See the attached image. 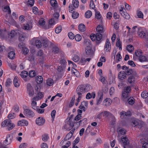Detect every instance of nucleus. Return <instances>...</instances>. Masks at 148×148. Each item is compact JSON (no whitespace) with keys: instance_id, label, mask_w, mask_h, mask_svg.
Returning <instances> with one entry per match:
<instances>
[{"instance_id":"27","label":"nucleus","mask_w":148,"mask_h":148,"mask_svg":"<svg viewBox=\"0 0 148 148\" xmlns=\"http://www.w3.org/2000/svg\"><path fill=\"white\" fill-rule=\"evenodd\" d=\"M15 56V53L14 51H10L8 53V57L10 59H14Z\"/></svg>"},{"instance_id":"12","label":"nucleus","mask_w":148,"mask_h":148,"mask_svg":"<svg viewBox=\"0 0 148 148\" xmlns=\"http://www.w3.org/2000/svg\"><path fill=\"white\" fill-rule=\"evenodd\" d=\"M111 49V45L109 40L107 39L105 45V50L106 52L110 51Z\"/></svg>"},{"instance_id":"14","label":"nucleus","mask_w":148,"mask_h":148,"mask_svg":"<svg viewBox=\"0 0 148 148\" xmlns=\"http://www.w3.org/2000/svg\"><path fill=\"white\" fill-rule=\"evenodd\" d=\"M119 78L121 80H123L126 77V75L125 74L124 71H121L119 73Z\"/></svg>"},{"instance_id":"15","label":"nucleus","mask_w":148,"mask_h":148,"mask_svg":"<svg viewBox=\"0 0 148 148\" xmlns=\"http://www.w3.org/2000/svg\"><path fill=\"white\" fill-rule=\"evenodd\" d=\"M138 34L139 37H144L145 36H146V34L144 31L142 30L141 27L138 28Z\"/></svg>"},{"instance_id":"44","label":"nucleus","mask_w":148,"mask_h":148,"mask_svg":"<svg viewBox=\"0 0 148 148\" xmlns=\"http://www.w3.org/2000/svg\"><path fill=\"white\" fill-rule=\"evenodd\" d=\"M95 17L98 19H99L101 17V14L99 12L96 11L95 10Z\"/></svg>"},{"instance_id":"18","label":"nucleus","mask_w":148,"mask_h":148,"mask_svg":"<svg viewBox=\"0 0 148 148\" xmlns=\"http://www.w3.org/2000/svg\"><path fill=\"white\" fill-rule=\"evenodd\" d=\"M120 114L121 115L120 117L122 119L125 116H131V113L130 111H127V112H121Z\"/></svg>"},{"instance_id":"42","label":"nucleus","mask_w":148,"mask_h":148,"mask_svg":"<svg viewBox=\"0 0 148 148\" xmlns=\"http://www.w3.org/2000/svg\"><path fill=\"white\" fill-rule=\"evenodd\" d=\"M79 16V13L75 12H73L72 14V16L74 19H76Z\"/></svg>"},{"instance_id":"28","label":"nucleus","mask_w":148,"mask_h":148,"mask_svg":"<svg viewBox=\"0 0 148 148\" xmlns=\"http://www.w3.org/2000/svg\"><path fill=\"white\" fill-rule=\"evenodd\" d=\"M73 136V133L72 131H71L69 133H68L66 136L64 138L65 141H67L70 139Z\"/></svg>"},{"instance_id":"47","label":"nucleus","mask_w":148,"mask_h":148,"mask_svg":"<svg viewBox=\"0 0 148 148\" xmlns=\"http://www.w3.org/2000/svg\"><path fill=\"white\" fill-rule=\"evenodd\" d=\"M35 43L36 46L38 48H40L42 46V43L40 40H36Z\"/></svg>"},{"instance_id":"7","label":"nucleus","mask_w":148,"mask_h":148,"mask_svg":"<svg viewBox=\"0 0 148 148\" xmlns=\"http://www.w3.org/2000/svg\"><path fill=\"white\" fill-rule=\"evenodd\" d=\"M27 91L29 95L32 96L34 95V92L33 88L30 83H28L27 85Z\"/></svg>"},{"instance_id":"19","label":"nucleus","mask_w":148,"mask_h":148,"mask_svg":"<svg viewBox=\"0 0 148 148\" xmlns=\"http://www.w3.org/2000/svg\"><path fill=\"white\" fill-rule=\"evenodd\" d=\"M111 102L112 100L111 99L107 98L103 101V103L106 106H108L111 104Z\"/></svg>"},{"instance_id":"13","label":"nucleus","mask_w":148,"mask_h":148,"mask_svg":"<svg viewBox=\"0 0 148 148\" xmlns=\"http://www.w3.org/2000/svg\"><path fill=\"white\" fill-rule=\"evenodd\" d=\"M92 50V45L90 46H87L86 48V53L87 56L86 57H89L91 55Z\"/></svg>"},{"instance_id":"6","label":"nucleus","mask_w":148,"mask_h":148,"mask_svg":"<svg viewBox=\"0 0 148 148\" xmlns=\"http://www.w3.org/2000/svg\"><path fill=\"white\" fill-rule=\"evenodd\" d=\"M89 88L88 86H86L84 87H82L81 86H79L76 89L77 92H79L82 93H84L86 92H88L89 90Z\"/></svg>"},{"instance_id":"57","label":"nucleus","mask_w":148,"mask_h":148,"mask_svg":"<svg viewBox=\"0 0 148 148\" xmlns=\"http://www.w3.org/2000/svg\"><path fill=\"white\" fill-rule=\"evenodd\" d=\"M73 60L75 62H77L79 61V57L77 55H75L73 58Z\"/></svg>"},{"instance_id":"29","label":"nucleus","mask_w":148,"mask_h":148,"mask_svg":"<svg viewBox=\"0 0 148 148\" xmlns=\"http://www.w3.org/2000/svg\"><path fill=\"white\" fill-rule=\"evenodd\" d=\"M117 42H116V47H119V49L121 50H122V43L120 41V39L119 38H117Z\"/></svg>"},{"instance_id":"50","label":"nucleus","mask_w":148,"mask_h":148,"mask_svg":"<svg viewBox=\"0 0 148 148\" xmlns=\"http://www.w3.org/2000/svg\"><path fill=\"white\" fill-rule=\"evenodd\" d=\"M75 96L74 95L73 96L72 99L71 100V101L70 103L69 106L70 107H72L74 105V102L75 100Z\"/></svg>"},{"instance_id":"33","label":"nucleus","mask_w":148,"mask_h":148,"mask_svg":"<svg viewBox=\"0 0 148 148\" xmlns=\"http://www.w3.org/2000/svg\"><path fill=\"white\" fill-rule=\"evenodd\" d=\"M139 60L141 62H148V60H147L146 57L143 56H141L139 57Z\"/></svg>"},{"instance_id":"56","label":"nucleus","mask_w":148,"mask_h":148,"mask_svg":"<svg viewBox=\"0 0 148 148\" xmlns=\"http://www.w3.org/2000/svg\"><path fill=\"white\" fill-rule=\"evenodd\" d=\"M82 117L81 114H78L75 117L74 120L76 121H78L80 120Z\"/></svg>"},{"instance_id":"9","label":"nucleus","mask_w":148,"mask_h":148,"mask_svg":"<svg viewBox=\"0 0 148 148\" xmlns=\"http://www.w3.org/2000/svg\"><path fill=\"white\" fill-rule=\"evenodd\" d=\"M28 75V73L27 71H22L20 74L21 77L23 78L25 82H27L29 79V78L27 77Z\"/></svg>"},{"instance_id":"30","label":"nucleus","mask_w":148,"mask_h":148,"mask_svg":"<svg viewBox=\"0 0 148 148\" xmlns=\"http://www.w3.org/2000/svg\"><path fill=\"white\" fill-rule=\"evenodd\" d=\"M83 44L85 46H90V45H91L90 44V41L87 38L84 39Z\"/></svg>"},{"instance_id":"60","label":"nucleus","mask_w":148,"mask_h":148,"mask_svg":"<svg viewBox=\"0 0 148 148\" xmlns=\"http://www.w3.org/2000/svg\"><path fill=\"white\" fill-rule=\"evenodd\" d=\"M56 21L53 19V18H51L49 21V23L50 25H53L56 23Z\"/></svg>"},{"instance_id":"52","label":"nucleus","mask_w":148,"mask_h":148,"mask_svg":"<svg viewBox=\"0 0 148 148\" xmlns=\"http://www.w3.org/2000/svg\"><path fill=\"white\" fill-rule=\"evenodd\" d=\"M62 27L59 26L57 27L55 30V32L57 34H58L60 33L62 30Z\"/></svg>"},{"instance_id":"41","label":"nucleus","mask_w":148,"mask_h":148,"mask_svg":"<svg viewBox=\"0 0 148 148\" xmlns=\"http://www.w3.org/2000/svg\"><path fill=\"white\" fill-rule=\"evenodd\" d=\"M141 96L143 98H146L148 96V93L146 91H144L142 92Z\"/></svg>"},{"instance_id":"36","label":"nucleus","mask_w":148,"mask_h":148,"mask_svg":"<svg viewBox=\"0 0 148 148\" xmlns=\"http://www.w3.org/2000/svg\"><path fill=\"white\" fill-rule=\"evenodd\" d=\"M127 50L130 52H132L134 50V47L132 45H127L126 47Z\"/></svg>"},{"instance_id":"31","label":"nucleus","mask_w":148,"mask_h":148,"mask_svg":"<svg viewBox=\"0 0 148 148\" xmlns=\"http://www.w3.org/2000/svg\"><path fill=\"white\" fill-rule=\"evenodd\" d=\"M72 3L74 8H77L78 7L79 3L78 0H73Z\"/></svg>"},{"instance_id":"11","label":"nucleus","mask_w":148,"mask_h":148,"mask_svg":"<svg viewBox=\"0 0 148 148\" xmlns=\"http://www.w3.org/2000/svg\"><path fill=\"white\" fill-rule=\"evenodd\" d=\"M42 43L45 48L47 47L50 44L51 46H53L54 45L53 43H52L47 39L43 40L42 41Z\"/></svg>"},{"instance_id":"22","label":"nucleus","mask_w":148,"mask_h":148,"mask_svg":"<svg viewBox=\"0 0 148 148\" xmlns=\"http://www.w3.org/2000/svg\"><path fill=\"white\" fill-rule=\"evenodd\" d=\"M14 84L15 87H18L19 86V84L18 82V77L17 76L14 77L13 80Z\"/></svg>"},{"instance_id":"55","label":"nucleus","mask_w":148,"mask_h":148,"mask_svg":"<svg viewBox=\"0 0 148 148\" xmlns=\"http://www.w3.org/2000/svg\"><path fill=\"white\" fill-rule=\"evenodd\" d=\"M77 93L78 96V97L77 99L78 101H80L82 96V93L79 92H77Z\"/></svg>"},{"instance_id":"58","label":"nucleus","mask_w":148,"mask_h":148,"mask_svg":"<svg viewBox=\"0 0 148 148\" xmlns=\"http://www.w3.org/2000/svg\"><path fill=\"white\" fill-rule=\"evenodd\" d=\"M33 12L35 14H37L38 12V9L36 6L33 7Z\"/></svg>"},{"instance_id":"24","label":"nucleus","mask_w":148,"mask_h":148,"mask_svg":"<svg viewBox=\"0 0 148 148\" xmlns=\"http://www.w3.org/2000/svg\"><path fill=\"white\" fill-rule=\"evenodd\" d=\"M43 78L41 76H38L36 77V81L38 84H40L43 82Z\"/></svg>"},{"instance_id":"34","label":"nucleus","mask_w":148,"mask_h":148,"mask_svg":"<svg viewBox=\"0 0 148 148\" xmlns=\"http://www.w3.org/2000/svg\"><path fill=\"white\" fill-rule=\"evenodd\" d=\"M59 15L58 13L55 12L53 15L52 18L55 20L56 21H58V18L59 17Z\"/></svg>"},{"instance_id":"23","label":"nucleus","mask_w":148,"mask_h":148,"mask_svg":"<svg viewBox=\"0 0 148 148\" xmlns=\"http://www.w3.org/2000/svg\"><path fill=\"white\" fill-rule=\"evenodd\" d=\"M136 75H131L130 76L128 79V82L130 83H134L135 81V77Z\"/></svg>"},{"instance_id":"49","label":"nucleus","mask_w":148,"mask_h":148,"mask_svg":"<svg viewBox=\"0 0 148 148\" xmlns=\"http://www.w3.org/2000/svg\"><path fill=\"white\" fill-rule=\"evenodd\" d=\"M38 23L39 25L40 26H42L45 24V21L44 19L42 18H40L39 21Z\"/></svg>"},{"instance_id":"10","label":"nucleus","mask_w":148,"mask_h":148,"mask_svg":"<svg viewBox=\"0 0 148 148\" xmlns=\"http://www.w3.org/2000/svg\"><path fill=\"white\" fill-rule=\"evenodd\" d=\"M45 122V119L41 117H38L36 120V123L38 125H42L44 124Z\"/></svg>"},{"instance_id":"4","label":"nucleus","mask_w":148,"mask_h":148,"mask_svg":"<svg viewBox=\"0 0 148 148\" xmlns=\"http://www.w3.org/2000/svg\"><path fill=\"white\" fill-rule=\"evenodd\" d=\"M131 90V87L130 86L125 87L123 91L122 94V96L124 98H127L130 96V92Z\"/></svg>"},{"instance_id":"53","label":"nucleus","mask_w":148,"mask_h":148,"mask_svg":"<svg viewBox=\"0 0 148 148\" xmlns=\"http://www.w3.org/2000/svg\"><path fill=\"white\" fill-rule=\"evenodd\" d=\"M121 140L123 143L125 144L126 145L128 144V139L126 137H123L121 139Z\"/></svg>"},{"instance_id":"32","label":"nucleus","mask_w":148,"mask_h":148,"mask_svg":"<svg viewBox=\"0 0 148 148\" xmlns=\"http://www.w3.org/2000/svg\"><path fill=\"white\" fill-rule=\"evenodd\" d=\"M121 14L124 18L126 19H128L130 18V16L127 12H121Z\"/></svg>"},{"instance_id":"43","label":"nucleus","mask_w":148,"mask_h":148,"mask_svg":"<svg viewBox=\"0 0 148 148\" xmlns=\"http://www.w3.org/2000/svg\"><path fill=\"white\" fill-rule=\"evenodd\" d=\"M47 84L48 85L51 86L53 84V80L52 79H49L47 81Z\"/></svg>"},{"instance_id":"26","label":"nucleus","mask_w":148,"mask_h":148,"mask_svg":"<svg viewBox=\"0 0 148 148\" xmlns=\"http://www.w3.org/2000/svg\"><path fill=\"white\" fill-rule=\"evenodd\" d=\"M79 30L81 32H83L86 30L85 25L82 23L80 24L78 27Z\"/></svg>"},{"instance_id":"45","label":"nucleus","mask_w":148,"mask_h":148,"mask_svg":"<svg viewBox=\"0 0 148 148\" xmlns=\"http://www.w3.org/2000/svg\"><path fill=\"white\" fill-rule=\"evenodd\" d=\"M37 97H38L37 100L41 99L43 97V95L42 92H39L37 95Z\"/></svg>"},{"instance_id":"17","label":"nucleus","mask_w":148,"mask_h":148,"mask_svg":"<svg viewBox=\"0 0 148 148\" xmlns=\"http://www.w3.org/2000/svg\"><path fill=\"white\" fill-rule=\"evenodd\" d=\"M19 34L18 31H15L14 30H12L10 33L8 34L9 36L10 37H14V36H17Z\"/></svg>"},{"instance_id":"37","label":"nucleus","mask_w":148,"mask_h":148,"mask_svg":"<svg viewBox=\"0 0 148 148\" xmlns=\"http://www.w3.org/2000/svg\"><path fill=\"white\" fill-rule=\"evenodd\" d=\"M85 15V16L86 18H89L92 15V12L91 11L88 10L86 12Z\"/></svg>"},{"instance_id":"3","label":"nucleus","mask_w":148,"mask_h":148,"mask_svg":"<svg viewBox=\"0 0 148 148\" xmlns=\"http://www.w3.org/2000/svg\"><path fill=\"white\" fill-rule=\"evenodd\" d=\"M103 28L101 25H98L96 30L98 32L96 34H91L90 37H102L103 36L101 34L103 32Z\"/></svg>"},{"instance_id":"39","label":"nucleus","mask_w":148,"mask_h":148,"mask_svg":"<svg viewBox=\"0 0 148 148\" xmlns=\"http://www.w3.org/2000/svg\"><path fill=\"white\" fill-rule=\"evenodd\" d=\"M36 75L35 72L34 70H31L30 71L29 73V76L30 77H34Z\"/></svg>"},{"instance_id":"40","label":"nucleus","mask_w":148,"mask_h":148,"mask_svg":"<svg viewBox=\"0 0 148 148\" xmlns=\"http://www.w3.org/2000/svg\"><path fill=\"white\" fill-rule=\"evenodd\" d=\"M142 52L139 49L137 50L135 52V54L136 56L138 57H139L142 54Z\"/></svg>"},{"instance_id":"61","label":"nucleus","mask_w":148,"mask_h":148,"mask_svg":"<svg viewBox=\"0 0 148 148\" xmlns=\"http://www.w3.org/2000/svg\"><path fill=\"white\" fill-rule=\"evenodd\" d=\"M34 56L32 55H30L28 57V60L30 61H34Z\"/></svg>"},{"instance_id":"8","label":"nucleus","mask_w":148,"mask_h":148,"mask_svg":"<svg viewBox=\"0 0 148 148\" xmlns=\"http://www.w3.org/2000/svg\"><path fill=\"white\" fill-rule=\"evenodd\" d=\"M13 138V136H11L10 134L7 135L6 138L4 142V144L6 145H8L10 144L12 142Z\"/></svg>"},{"instance_id":"46","label":"nucleus","mask_w":148,"mask_h":148,"mask_svg":"<svg viewBox=\"0 0 148 148\" xmlns=\"http://www.w3.org/2000/svg\"><path fill=\"white\" fill-rule=\"evenodd\" d=\"M12 81L10 78H8L5 83V86L7 87H9L12 83Z\"/></svg>"},{"instance_id":"51","label":"nucleus","mask_w":148,"mask_h":148,"mask_svg":"<svg viewBox=\"0 0 148 148\" xmlns=\"http://www.w3.org/2000/svg\"><path fill=\"white\" fill-rule=\"evenodd\" d=\"M22 51L24 55H26L27 54L29 50L26 47H24L22 49Z\"/></svg>"},{"instance_id":"63","label":"nucleus","mask_w":148,"mask_h":148,"mask_svg":"<svg viewBox=\"0 0 148 148\" xmlns=\"http://www.w3.org/2000/svg\"><path fill=\"white\" fill-rule=\"evenodd\" d=\"M8 118L9 119H12L15 117V115H14V113H13V114H9L8 116Z\"/></svg>"},{"instance_id":"48","label":"nucleus","mask_w":148,"mask_h":148,"mask_svg":"<svg viewBox=\"0 0 148 148\" xmlns=\"http://www.w3.org/2000/svg\"><path fill=\"white\" fill-rule=\"evenodd\" d=\"M59 51V49L57 47H53L52 49V52L55 54L58 53Z\"/></svg>"},{"instance_id":"35","label":"nucleus","mask_w":148,"mask_h":148,"mask_svg":"<svg viewBox=\"0 0 148 148\" xmlns=\"http://www.w3.org/2000/svg\"><path fill=\"white\" fill-rule=\"evenodd\" d=\"M42 139L44 142L47 141L49 138L48 135L47 134H43L42 137Z\"/></svg>"},{"instance_id":"38","label":"nucleus","mask_w":148,"mask_h":148,"mask_svg":"<svg viewBox=\"0 0 148 148\" xmlns=\"http://www.w3.org/2000/svg\"><path fill=\"white\" fill-rule=\"evenodd\" d=\"M50 3L53 7H56L57 5V2L56 0H50Z\"/></svg>"},{"instance_id":"21","label":"nucleus","mask_w":148,"mask_h":148,"mask_svg":"<svg viewBox=\"0 0 148 148\" xmlns=\"http://www.w3.org/2000/svg\"><path fill=\"white\" fill-rule=\"evenodd\" d=\"M98 99H97V105L100 104L103 98V94L101 93L100 94H98Z\"/></svg>"},{"instance_id":"16","label":"nucleus","mask_w":148,"mask_h":148,"mask_svg":"<svg viewBox=\"0 0 148 148\" xmlns=\"http://www.w3.org/2000/svg\"><path fill=\"white\" fill-rule=\"evenodd\" d=\"M28 122L25 120H22L18 122V126H27L28 125Z\"/></svg>"},{"instance_id":"54","label":"nucleus","mask_w":148,"mask_h":148,"mask_svg":"<svg viewBox=\"0 0 148 148\" xmlns=\"http://www.w3.org/2000/svg\"><path fill=\"white\" fill-rule=\"evenodd\" d=\"M34 3V0H28L27 4L28 5H30L31 7H32Z\"/></svg>"},{"instance_id":"59","label":"nucleus","mask_w":148,"mask_h":148,"mask_svg":"<svg viewBox=\"0 0 148 148\" xmlns=\"http://www.w3.org/2000/svg\"><path fill=\"white\" fill-rule=\"evenodd\" d=\"M128 64L132 66V67H135L136 66L135 64L134 63L133 61L129 60L127 62Z\"/></svg>"},{"instance_id":"20","label":"nucleus","mask_w":148,"mask_h":148,"mask_svg":"<svg viewBox=\"0 0 148 148\" xmlns=\"http://www.w3.org/2000/svg\"><path fill=\"white\" fill-rule=\"evenodd\" d=\"M128 98L127 101L129 104L131 105H132L135 102V99L133 97H128Z\"/></svg>"},{"instance_id":"25","label":"nucleus","mask_w":148,"mask_h":148,"mask_svg":"<svg viewBox=\"0 0 148 148\" xmlns=\"http://www.w3.org/2000/svg\"><path fill=\"white\" fill-rule=\"evenodd\" d=\"M93 41H95L97 44H99L101 42V40L102 38H90Z\"/></svg>"},{"instance_id":"64","label":"nucleus","mask_w":148,"mask_h":148,"mask_svg":"<svg viewBox=\"0 0 148 148\" xmlns=\"http://www.w3.org/2000/svg\"><path fill=\"white\" fill-rule=\"evenodd\" d=\"M13 108L15 112H18L19 111V109L18 105H16L14 106Z\"/></svg>"},{"instance_id":"1","label":"nucleus","mask_w":148,"mask_h":148,"mask_svg":"<svg viewBox=\"0 0 148 148\" xmlns=\"http://www.w3.org/2000/svg\"><path fill=\"white\" fill-rule=\"evenodd\" d=\"M1 126L3 127L7 126V129L8 130L12 129L15 126L14 125L11 123V121L10 119H7L3 121L1 123Z\"/></svg>"},{"instance_id":"2","label":"nucleus","mask_w":148,"mask_h":148,"mask_svg":"<svg viewBox=\"0 0 148 148\" xmlns=\"http://www.w3.org/2000/svg\"><path fill=\"white\" fill-rule=\"evenodd\" d=\"M122 69L125 70L124 72L126 75H136L137 73L136 71L133 69H129L128 67L125 65L122 66Z\"/></svg>"},{"instance_id":"62","label":"nucleus","mask_w":148,"mask_h":148,"mask_svg":"<svg viewBox=\"0 0 148 148\" xmlns=\"http://www.w3.org/2000/svg\"><path fill=\"white\" fill-rule=\"evenodd\" d=\"M67 124L69 125L71 127L73 128L74 126L73 123L72 121L70 120L68 121V120L67 121Z\"/></svg>"},{"instance_id":"5","label":"nucleus","mask_w":148,"mask_h":148,"mask_svg":"<svg viewBox=\"0 0 148 148\" xmlns=\"http://www.w3.org/2000/svg\"><path fill=\"white\" fill-rule=\"evenodd\" d=\"M24 114L28 117H33L34 116V113L31 110L28 108L24 109Z\"/></svg>"}]
</instances>
